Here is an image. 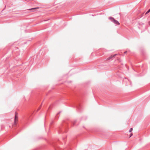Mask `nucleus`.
Returning a JSON list of instances; mask_svg holds the SVG:
<instances>
[{"label":"nucleus","instance_id":"nucleus-15","mask_svg":"<svg viewBox=\"0 0 150 150\" xmlns=\"http://www.w3.org/2000/svg\"><path fill=\"white\" fill-rule=\"evenodd\" d=\"M40 108H41V107H40V108L38 110V111L39 110H40Z\"/></svg>","mask_w":150,"mask_h":150},{"label":"nucleus","instance_id":"nucleus-8","mask_svg":"<svg viewBox=\"0 0 150 150\" xmlns=\"http://www.w3.org/2000/svg\"><path fill=\"white\" fill-rule=\"evenodd\" d=\"M150 12V8L149 9L146 13L145 15H146L148 13H149Z\"/></svg>","mask_w":150,"mask_h":150},{"label":"nucleus","instance_id":"nucleus-14","mask_svg":"<svg viewBox=\"0 0 150 150\" xmlns=\"http://www.w3.org/2000/svg\"><path fill=\"white\" fill-rule=\"evenodd\" d=\"M53 123V122H51L50 124V125H52V124Z\"/></svg>","mask_w":150,"mask_h":150},{"label":"nucleus","instance_id":"nucleus-11","mask_svg":"<svg viewBox=\"0 0 150 150\" xmlns=\"http://www.w3.org/2000/svg\"><path fill=\"white\" fill-rule=\"evenodd\" d=\"M38 8V7H36V8H32L30 9V10H33L34 9H36L37 8Z\"/></svg>","mask_w":150,"mask_h":150},{"label":"nucleus","instance_id":"nucleus-3","mask_svg":"<svg viewBox=\"0 0 150 150\" xmlns=\"http://www.w3.org/2000/svg\"><path fill=\"white\" fill-rule=\"evenodd\" d=\"M117 54H114V55H111L110 57H109L108 59H107V60H110L111 59L112 60L113 59V58H114V57L116 56V55H117Z\"/></svg>","mask_w":150,"mask_h":150},{"label":"nucleus","instance_id":"nucleus-1","mask_svg":"<svg viewBox=\"0 0 150 150\" xmlns=\"http://www.w3.org/2000/svg\"><path fill=\"white\" fill-rule=\"evenodd\" d=\"M67 130L66 127H64L63 129L60 128L59 130L58 131L59 134L61 133H64V132H67Z\"/></svg>","mask_w":150,"mask_h":150},{"label":"nucleus","instance_id":"nucleus-5","mask_svg":"<svg viewBox=\"0 0 150 150\" xmlns=\"http://www.w3.org/2000/svg\"><path fill=\"white\" fill-rule=\"evenodd\" d=\"M76 107L78 110H80V108H81V105L79 104H76Z\"/></svg>","mask_w":150,"mask_h":150},{"label":"nucleus","instance_id":"nucleus-18","mask_svg":"<svg viewBox=\"0 0 150 150\" xmlns=\"http://www.w3.org/2000/svg\"><path fill=\"white\" fill-rule=\"evenodd\" d=\"M63 140H64V138H63Z\"/></svg>","mask_w":150,"mask_h":150},{"label":"nucleus","instance_id":"nucleus-10","mask_svg":"<svg viewBox=\"0 0 150 150\" xmlns=\"http://www.w3.org/2000/svg\"><path fill=\"white\" fill-rule=\"evenodd\" d=\"M132 130H133L132 128H130V129H129V132H131L132 131Z\"/></svg>","mask_w":150,"mask_h":150},{"label":"nucleus","instance_id":"nucleus-9","mask_svg":"<svg viewBox=\"0 0 150 150\" xmlns=\"http://www.w3.org/2000/svg\"><path fill=\"white\" fill-rule=\"evenodd\" d=\"M60 112H59L57 114V115H56V117H55L56 118H58L59 116H58H58H58V115H59V114Z\"/></svg>","mask_w":150,"mask_h":150},{"label":"nucleus","instance_id":"nucleus-4","mask_svg":"<svg viewBox=\"0 0 150 150\" xmlns=\"http://www.w3.org/2000/svg\"><path fill=\"white\" fill-rule=\"evenodd\" d=\"M18 119V116L17 115L16 113V115L15 116V119H14V123L15 124H16V121Z\"/></svg>","mask_w":150,"mask_h":150},{"label":"nucleus","instance_id":"nucleus-12","mask_svg":"<svg viewBox=\"0 0 150 150\" xmlns=\"http://www.w3.org/2000/svg\"><path fill=\"white\" fill-rule=\"evenodd\" d=\"M76 122V121H74V122H72V124L74 126Z\"/></svg>","mask_w":150,"mask_h":150},{"label":"nucleus","instance_id":"nucleus-13","mask_svg":"<svg viewBox=\"0 0 150 150\" xmlns=\"http://www.w3.org/2000/svg\"><path fill=\"white\" fill-rule=\"evenodd\" d=\"M132 135V133H131V134H130V137H131Z\"/></svg>","mask_w":150,"mask_h":150},{"label":"nucleus","instance_id":"nucleus-17","mask_svg":"<svg viewBox=\"0 0 150 150\" xmlns=\"http://www.w3.org/2000/svg\"><path fill=\"white\" fill-rule=\"evenodd\" d=\"M127 52V51H125V52H124V53L125 54V53H126Z\"/></svg>","mask_w":150,"mask_h":150},{"label":"nucleus","instance_id":"nucleus-16","mask_svg":"<svg viewBox=\"0 0 150 150\" xmlns=\"http://www.w3.org/2000/svg\"><path fill=\"white\" fill-rule=\"evenodd\" d=\"M149 25H150V21H149Z\"/></svg>","mask_w":150,"mask_h":150},{"label":"nucleus","instance_id":"nucleus-2","mask_svg":"<svg viewBox=\"0 0 150 150\" xmlns=\"http://www.w3.org/2000/svg\"><path fill=\"white\" fill-rule=\"evenodd\" d=\"M52 146L54 148L55 150H57V149H59L60 148L59 147L57 144L56 143H54L52 144Z\"/></svg>","mask_w":150,"mask_h":150},{"label":"nucleus","instance_id":"nucleus-6","mask_svg":"<svg viewBox=\"0 0 150 150\" xmlns=\"http://www.w3.org/2000/svg\"><path fill=\"white\" fill-rule=\"evenodd\" d=\"M114 21L113 22L115 24L117 25H119L120 24L119 22L117 20L115 19L114 20H113Z\"/></svg>","mask_w":150,"mask_h":150},{"label":"nucleus","instance_id":"nucleus-7","mask_svg":"<svg viewBox=\"0 0 150 150\" xmlns=\"http://www.w3.org/2000/svg\"><path fill=\"white\" fill-rule=\"evenodd\" d=\"M109 19L112 22H113L114 21L113 20H114L115 19L113 17H110L109 18Z\"/></svg>","mask_w":150,"mask_h":150}]
</instances>
